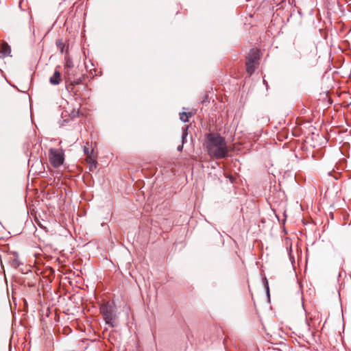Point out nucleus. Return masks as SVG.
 <instances>
[{
    "instance_id": "nucleus-1",
    "label": "nucleus",
    "mask_w": 351,
    "mask_h": 351,
    "mask_svg": "<svg viewBox=\"0 0 351 351\" xmlns=\"http://www.w3.org/2000/svg\"><path fill=\"white\" fill-rule=\"evenodd\" d=\"M205 147L208 156L215 159H223L228 156L229 149L225 138L217 133H210L206 137Z\"/></svg>"
},
{
    "instance_id": "nucleus-2",
    "label": "nucleus",
    "mask_w": 351,
    "mask_h": 351,
    "mask_svg": "<svg viewBox=\"0 0 351 351\" xmlns=\"http://www.w3.org/2000/svg\"><path fill=\"white\" fill-rule=\"evenodd\" d=\"M100 311L107 324L114 327L115 326V320L117 318L116 311L114 306L110 304H104L100 307Z\"/></svg>"
},
{
    "instance_id": "nucleus-3",
    "label": "nucleus",
    "mask_w": 351,
    "mask_h": 351,
    "mask_svg": "<svg viewBox=\"0 0 351 351\" xmlns=\"http://www.w3.org/2000/svg\"><path fill=\"white\" fill-rule=\"evenodd\" d=\"M49 161L54 168L60 167L64 161V151L62 149H49Z\"/></svg>"
},
{
    "instance_id": "nucleus-4",
    "label": "nucleus",
    "mask_w": 351,
    "mask_h": 351,
    "mask_svg": "<svg viewBox=\"0 0 351 351\" xmlns=\"http://www.w3.org/2000/svg\"><path fill=\"white\" fill-rule=\"evenodd\" d=\"M11 47L4 40H0V58L11 56Z\"/></svg>"
},
{
    "instance_id": "nucleus-5",
    "label": "nucleus",
    "mask_w": 351,
    "mask_h": 351,
    "mask_svg": "<svg viewBox=\"0 0 351 351\" xmlns=\"http://www.w3.org/2000/svg\"><path fill=\"white\" fill-rule=\"evenodd\" d=\"M259 58V51L257 49H252L247 56V62H258Z\"/></svg>"
},
{
    "instance_id": "nucleus-6",
    "label": "nucleus",
    "mask_w": 351,
    "mask_h": 351,
    "mask_svg": "<svg viewBox=\"0 0 351 351\" xmlns=\"http://www.w3.org/2000/svg\"><path fill=\"white\" fill-rule=\"evenodd\" d=\"M62 82L61 73L59 71L56 70L51 77L49 78V82L52 85H58Z\"/></svg>"
},
{
    "instance_id": "nucleus-7",
    "label": "nucleus",
    "mask_w": 351,
    "mask_h": 351,
    "mask_svg": "<svg viewBox=\"0 0 351 351\" xmlns=\"http://www.w3.org/2000/svg\"><path fill=\"white\" fill-rule=\"evenodd\" d=\"M258 63L257 62H246V70H247V72L250 74V75H252L256 68V66L258 65Z\"/></svg>"
},
{
    "instance_id": "nucleus-8",
    "label": "nucleus",
    "mask_w": 351,
    "mask_h": 351,
    "mask_svg": "<svg viewBox=\"0 0 351 351\" xmlns=\"http://www.w3.org/2000/svg\"><path fill=\"white\" fill-rule=\"evenodd\" d=\"M73 61L70 58H66L65 60V63L64 65V72L66 73H69V69H73Z\"/></svg>"
},
{
    "instance_id": "nucleus-9",
    "label": "nucleus",
    "mask_w": 351,
    "mask_h": 351,
    "mask_svg": "<svg viewBox=\"0 0 351 351\" xmlns=\"http://www.w3.org/2000/svg\"><path fill=\"white\" fill-rule=\"evenodd\" d=\"M86 162L90 166V170L96 168L97 162L92 156L88 155L86 157Z\"/></svg>"
},
{
    "instance_id": "nucleus-10",
    "label": "nucleus",
    "mask_w": 351,
    "mask_h": 351,
    "mask_svg": "<svg viewBox=\"0 0 351 351\" xmlns=\"http://www.w3.org/2000/svg\"><path fill=\"white\" fill-rule=\"evenodd\" d=\"M191 116V113H186V112H182L181 114H180V119L183 121V122H187L189 121V117Z\"/></svg>"
},
{
    "instance_id": "nucleus-11",
    "label": "nucleus",
    "mask_w": 351,
    "mask_h": 351,
    "mask_svg": "<svg viewBox=\"0 0 351 351\" xmlns=\"http://www.w3.org/2000/svg\"><path fill=\"white\" fill-rule=\"evenodd\" d=\"M56 45H57L58 48L60 49V52L62 53L64 51V46H65L64 43L62 42V40H58L56 43Z\"/></svg>"
},
{
    "instance_id": "nucleus-12",
    "label": "nucleus",
    "mask_w": 351,
    "mask_h": 351,
    "mask_svg": "<svg viewBox=\"0 0 351 351\" xmlns=\"http://www.w3.org/2000/svg\"><path fill=\"white\" fill-rule=\"evenodd\" d=\"M71 70L72 69H69V73H66L64 72V75L65 80L68 82H71V83L73 84V82L71 81V75H72Z\"/></svg>"
},
{
    "instance_id": "nucleus-13",
    "label": "nucleus",
    "mask_w": 351,
    "mask_h": 351,
    "mask_svg": "<svg viewBox=\"0 0 351 351\" xmlns=\"http://www.w3.org/2000/svg\"><path fill=\"white\" fill-rule=\"evenodd\" d=\"M186 132H184L183 134H182V145H179L178 147V150L181 152L183 149V143L184 142V139L186 138Z\"/></svg>"
},
{
    "instance_id": "nucleus-14",
    "label": "nucleus",
    "mask_w": 351,
    "mask_h": 351,
    "mask_svg": "<svg viewBox=\"0 0 351 351\" xmlns=\"http://www.w3.org/2000/svg\"><path fill=\"white\" fill-rule=\"evenodd\" d=\"M84 152L88 154V148L84 147Z\"/></svg>"
},
{
    "instance_id": "nucleus-15",
    "label": "nucleus",
    "mask_w": 351,
    "mask_h": 351,
    "mask_svg": "<svg viewBox=\"0 0 351 351\" xmlns=\"http://www.w3.org/2000/svg\"><path fill=\"white\" fill-rule=\"evenodd\" d=\"M350 105L351 106V102H350Z\"/></svg>"
}]
</instances>
